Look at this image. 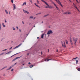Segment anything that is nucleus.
<instances>
[{
	"label": "nucleus",
	"mask_w": 80,
	"mask_h": 80,
	"mask_svg": "<svg viewBox=\"0 0 80 80\" xmlns=\"http://www.w3.org/2000/svg\"><path fill=\"white\" fill-rule=\"evenodd\" d=\"M61 43H62V47H64V48H65V47H66V46L65 45V42L61 41Z\"/></svg>",
	"instance_id": "obj_1"
},
{
	"label": "nucleus",
	"mask_w": 80,
	"mask_h": 80,
	"mask_svg": "<svg viewBox=\"0 0 80 80\" xmlns=\"http://www.w3.org/2000/svg\"><path fill=\"white\" fill-rule=\"evenodd\" d=\"M53 33V31L51 30H49L47 33V35H50L52 34Z\"/></svg>",
	"instance_id": "obj_2"
},
{
	"label": "nucleus",
	"mask_w": 80,
	"mask_h": 80,
	"mask_svg": "<svg viewBox=\"0 0 80 80\" xmlns=\"http://www.w3.org/2000/svg\"><path fill=\"white\" fill-rule=\"evenodd\" d=\"M73 6H74V7L76 8V9L77 10H78L79 12H80V11H79V10H78V9L76 5H75V3H73Z\"/></svg>",
	"instance_id": "obj_3"
},
{
	"label": "nucleus",
	"mask_w": 80,
	"mask_h": 80,
	"mask_svg": "<svg viewBox=\"0 0 80 80\" xmlns=\"http://www.w3.org/2000/svg\"><path fill=\"white\" fill-rule=\"evenodd\" d=\"M41 0L42 1V2H44V3H45L47 5V6H49V5H48V4L47 3V2L43 0Z\"/></svg>",
	"instance_id": "obj_4"
},
{
	"label": "nucleus",
	"mask_w": 80,
	"mask_h": 80,
	"mask_svg": "<svg viewBox=\"0 0 80 80\" xmlns=\"http://www.w3.org/2000/svg\"><path fill=\"white\" fill-rule=\"evenodd\" d=\"M21 45H22V43L20 44L18 46L16 47L15 48H14L13 49H15L16 48H18V47H20V46H21Z\"/></svg>",
	"instance_id": "obj_5"
},
{
	"label": "nucleus",
	"mask_w": 80,
	"mask_h": 80,
	"mask_svg": "<svg viewBox=\"0 0 80 80\" xmlns=\"http://www.w3.org/2000/svg\"><path fill=\"white\" fill-rule=\"evenodd\" d=\"M77 40H78L77 38H76L75 39V38H73V41H74V42H77Z\"/></svg>",
	"instance_id": "obj_6"
},
{
	"label": "nucleus",
	"mask_w": 80,
	"mask_h": 80,
	"mask_svg": "<svg viewBox=\"0 0 80 80\" xmlns=\"http://www.w3.org/2000/svg\"><path fill=\"white\" fill-rule=\"evenodd\" d=\"M12 52V51H10L9 52H7L5 54V55H6L7 54L8 55H9V54H10Z\"/></svg>",
	"instance_id": "obj_7"
},
{
	"label": "nucleus",
	"mask_w": 80,
	"mask_h": 80,
	"mask_svg": "<svg viewBox=\"0 0 80 80\" xmlns=\"http://www.w3.org/2000/svg\"><path fill=\"white\" fill-rule=\"evenodd\" d=\"M20 58V57H17L16 58H15L14 59H13V60H12V62H13V61H15V60H17V59H18V58Z\"/></svg>",
	"instance_id": "obj_8"
},
{
	"label": "nucleus",
	"mask_w": 80,
	"mask_h": 80,
	"mask_svg": "<svg viewBox=\"0 0 80 80\" xmlns=\"http://www.w3.org/2000/svg\"><path fill=\"white\" fill-rule=\"evenodd\" d=\"M13 10H15V9H16V7H15V4H13Z\"/></svg>",
	"instance_id": "obj_9"
},
{
	"label": "nucleus",
	"mask_w": 80,
	"mask_h": 80,
	"mask_svg": "<svg viewBox=\"0 0 80 80\" xmlns=\"http://www.w3.org/2000/svg\"><path fill=\"white\" fill-rule=\"evenodd\" d=\"M50 1L51 2V3H53L54 5H55V3H54V2H53V1H52V0H50Z\"/></svg>",
	"instance_id": "obj_10"
},
{
	"label": "nucleus",
	"mask_w": 80,
	"mask_h": 80,
	"mask_svg": "<svg viewBox=\"0 0 80 80\" xmlns=\"http://www.w3.org/2000/svg\"><path fill=\"white\" fill-rule=\"evenodd\" d=\"M54 8L52 6H49V8Z\"/></svg>",
	"instance_id": "obj_11"
},
{
	"label": "nucleus",
	"mask_w": 80,
	"mask_h": 80,
	"mask_svg": "<svg viewBox=\"0 0 80 80\" xmlns=\"http://www.w3.org/2000/svg\"><path fill=\"white\" fill-rule=\"evenodd\" d=\"M70 41L71 45H73V42H72V39L71 38H70Z\"/></svg>",
	"instance_id": "obj_12"
},
{
	"label": "nucleus",
	"mask_w": 80,
	"mask_h": 80,
	"mask_svg": "<svg viewBox=\"0 0 80 80\" xmlns=\"http://www.w3.org/2000/svg\"><path fill=\"white\" fill-rule=\"evenodd\" d=\"M12 68V66H10V68H8V69H7V70H10V69H11V68Z\"/></svg>",
	"instance_id": "obj_13"
},
{
	"label": "nucleus",
	"mask_w": 80,
	"mask_h": 80,
	"mask_svg": "<svg viewBox=\"0 0 80 80\" xmlns=\"http://www.w3.org/2000/svg\"><path fill=\"white\" fill-rule=\"evenodd\" d=\"M26 2H24L22 5V6H23L24 5H26Z\"/></svg>",
	"instance_id": "obj_14"
},
{
	"label": "nucleus",
	"mask_w": 80,
	"mask_h": 80,
	"mask_svg": "<svg viewBox=\"0 0 80 80\" xmlns=\"http://www.w3.org/2000/svg\"><path fill=\"white\" fill-rule=\"evenodd\" d=\"M43 35H44V34H42L41 35V38H43Z\"/></svg>",
	"instance_id": "obj_15"
},
{
	"label": "nucleus",
	"mask_w": 80,
	"mask_h": 80,
	"mask_svg": "<svg viewBox=\"0 0 80 80\" xmlns=\"http://www.w3.org/2000/svg\"><path fill=\"white\" fill-rule=\"evenodd\" d=\"M34 4L35 5H36V6H37V7H39V8H40V7L39 6L37 5L36 4V3H35Z\"/></svg>",
	"instance_id": "obj_16"
},
{
	"label": "nucleus",
	"mask_w": 80,
	"mask_h": 80,
	"mask_svg": "<svg viewBox=\"0 0 80 80\" xmlns=\"http://www.w3.org/2000/svg\"><path fill=\"white\" fill-rule=\"evenodd\" d=\"M5 12L7 14H8V11H7V10H5Z\"/></svg>",
	"instance_id": "obj_17"
},
{
	"label": "nucleus",
	"mask_w": 80,
	"mask_h": 80,
	"mask_svg": "<svg viewBox=\"0 0 80 80\" xmlns=\"http://www.w3.org/2000/svg\"><path fill=\"white\" fill-rule=\"evenodd\" d=\"M7 68V66H6L5 67H4L1 70H3V69H4V68Z\"/></svg>",
	"instance_id": "obj_18"
},
{
	"label": "nucleus",
	"mask_w": 80,
	"mask_h": 80,
	"mask_svg": "<svg viewBox=\"0 0 80 80\" xmlns=\"http://www.w3.org/2000/svg\"><path fill=\"white\" fill-rule=\"evenodd\" d=\"M23 11L24 12V13H26V12L27 11H25V10L24 9H23Z\"/></svg>",
	"instance_id": "obj_19"
},
{
	"label": "nucleus",
	"mask_w": 80,
	"mask_h": 80,
	"mask_svg": "<svg viewBox=\"0 0 80 80\" xmlns=\"http://www.w3.org/2000/svg\"><path fill=\"white\" fill-rule=\"evenodd\" d=\"M33 67V65H31L29 66L30 68H32Z\"/></svg>",
	"instance_id": "obj_20"
},
{
	"label": "nucleus",
	"mask_w": 80,
	"mask_h": 80,
	"mask_svg": "<svg viewBox=\"0 0 80 80\" xmlns=\"http://www.w3.org/2000/svg\"><path fill=\"white\" fill-rule=\"evenodd\" d=\"M30 18H33V16H30V17H29Z\"/></svg>",
	"instance_id": "obj_21"
},
{
	"label": "nucleus",
	"mask_w": 80,
	"mask_h": 80,
	"mask_svg": "<svg viewBox=\"0 0 80 80\" xmlns=\"http://www.w3.org/2000/svg\"><path fill=\"white\" fill-rule=\"evenodd\" d=\"M0 30H2V26L0 23Z\"/></svg>",
	"instance_id": "obj_22"
},
{
	"label": "nucleus",
	"mask_w": 80,
	"mask_h": 80,
	"mask_svg": "<svg viewBox=\"0 0 80 80\" xmlns=\"http://www.w3.org/2000/svg\"><path fill=\"white\" fill-rule=\"evenodd\" d=\"M30 2L32 3H33V2H32V0H29Z\"/></svg>",
	"instance_id": "obj_23"
},
{
	"label": "nucleus",
	"mask_w": 80,
	"mask_h": 80,
	"mask_svg": "<svg viewBox=\"0 0 80 80\" xmlns=\"http://www.w3.org/2000/svg\"><path fill=\"white\" fill-rule=\"evenodd\" d=\"M49 14H48L47 15H45L44 16V17H47V16H48V15Z\"/></svg>",
	"instance_id": "obj_24"
},
{
	"label": "nucleus",
	"mask_w": 80,
	"mask_h": 80,
	"mask_svg": "<svg viewBox=\"0 0 80 80\" xmlns=\"http://www.w3.org/2000/svg\"><path fill=\"white\" fill-rule=\"evenodd\" d=\"M77 57H76L75 58H73V60H77Z\"/></svg>",
	"instance_id": "obj_25"
},
{
	"label": "nucleus",
	"mask_w": 80,
	"mask_h": 80,
	"mask_svg": "<svg viewBox=\"0 0 80 80\" xmlns=\"http://www.w3.org/2000/svg\"><path fill=\"white\" fill-rule=\"evenodd\" d=\"M54 6H55V7H56V8L57 9V8H58V7H57V5H56V4H55V5H54Z\"/></svg>",
	"instance_id": "obj_26"
},
{
	"label": "nucleus",
	"mask_w": 80,
	"mask_h": 80,
	"mask_svg": "<svg viewBox=\"0 0 80 80\" xmlns=\"http://www.w3.org/2000/svg\"><path fill=\"white\" fill-rule=\"evenodd\" d=\"M66 44H68V41H67V40H66Z\"/></svg>",
	"instance_id": "obj_27"
},
{
	"label": "nucleus",
	"mask_w": 80,
	"mask_h": 80,
	"mask_svg": "<svg viewBox=\"0 0 80 80\" xmlns=\"http://www.w3.org/2000/svg\"><path fill=\"white\" fill-rule=\"evenodd\" d=\"M12 29H13V30H15V28H14V27H12Z\"/></svg>",
	"instance_id": "obj_28"
},
{
	"label": "nucleus",
	"mask_w": 80,
	"mask_h": 80,
	"mask_svg": "<svg viewBox=\"0 0 80 80\" xmlns=\"http://www.w3.org/2000/svg\"><path fill=\"white\" fill-rule=\"evenodd\" d=\"M26 13H27L28 14V13H29V12H28L27 11H26Z\"/></svg>",
	"instance_id": "obj_29"
},
{
	"label": "nucleus",
	"mask_w": 80,
	"mask_h": 80,
	"mask_svg": "<svg viewBox=\"0 0 80 80\" xmlns=\"http://www.w3.org/2000/svg\"><path fill=\"white\" fill-rule=\"evenodd\" d=\"M45 8H49V6H46L45 7Z\"/></svg>",
	"instance_id": "obj_30"
},
{
	"label": "nucleus",
	"mask_w": 80,
	"mask_h": 80,
	"mask_svg": "<svg viewBox=\"0 0 80 80\" xmlns=\"http://www.w3.org/2000/svg\"><path fill=\"white\" fill-rule=\"evenodd\" d=\"M78 71H79V72H80V68H78Z\"/></svg>",
	"instance_id": "obj_31"
},
{
	"label": "nucleus",
	"mask_w": 80,
	"mask_h": 80,
	"mask_svg": "<svg viewBox=\"0 0 80 80\" xmlns=\"http://www.w3.org/2000/svg\"><path fill=\"white\" fill-rule=\"evenodd\" d=\"M37 3H38V4L39 3V1L38 0H37Z\"/></svg>",
	"instance_id": "obj_32"
},
{
	"label": "nucleus",
	"mask_w": 80,
	"mask_h": 80,
	"mask_svg": "<svg viewBox=\"0 0 80 80\" xmlns=\"http://www.w3.org/2000/svg\"><path fill=\"white\" fill-rule=\"evenodd\" d=\"M52 60V59H48V60H47V61L48 62V61H49V60Z\"/></svg>",
	"instance_id": "obj_33"
},
{
	"label": "nucleus",
	"mask_w": 80,
	"mask_h": 80,
	"mask_svg": "<svg viewBox=\"0 0 80 80\" xmlns=\"http://www.w3.org/2000/svg\"><path fill=\"white\" fill-rule=\"evenodd\" d=\"M68 14H69V15L71 14V12H68Z\"/></svg>",
	"instance_id": "obj_34"
},
{
	"label": "nucleus",
	"mask_w": 80,
	"mask_h": 80,
	"mask_svg": "<svg viewBox=\"0 0 80 80\" xmlns=\"http://www.w3.org/2000/svg\"><path fill=\"white\" fill-rule=\"evenodd\" d=\"M76 64H77V63H78V60H76Z\"/></svg>",
	"instance_id": "obj_35"
},
{
	"label": "nucleus",
	"mask_w": 80,
	"mask_h": 80,
	"mask_svg": "<svg viewBox=\"0 0 80 80\" xmlns=\"http://www.w3.org/2000/svg\"><path fill=\"white\" fill-rule=\"evenodd\" d=\"M57 9L58 10V11L59 12H60V9H59V8H58Z\"/></svg>",
	"instance_id": "obj_36"
},
{
	"label": "nucleus",
	"mask_w": 80,
	"mask_h": 80,
	"mask_svg": "<svg viewBox=\"0 0 80 80\" xmlns=\"http://www.w3.org/2000/svg\"><path fill=\"white\" fill-rule=\"evenodd\" d=\"M6 50H7V49H4V50H3L2 51H6Z\"/></svg>",
	"instance_id": "obj_37"
},
{
	"label": "nucleus",
	"mask_w": 80,
	"mask_h": 80,
	"mask_svg": "<svg viewBox=\"0 0 80 80\" xmlns=\"http://www.w3.org/2000/svg\"><path fill=\"white\" fill-rule=\"evenodd\" d=\"M12 3H13V0H11Z\"/></svg>",
	"instance_id": "obj_38"
},
{
	"label": "nucleus",
	"mask_w": 80,
	"mask_h": 80,
	"mask_svg": "<svg viewBox=\"0 0 80 80\" xmlns=\"http://www.w3.org/2000/svg\"><path fill=\"white\" fill-rule=\"evenodd\" d=\"M47 60H48V59H46L45 60V62H48Z\"/></svg>",
	"instance_id": "obj_39"
},
{
	"label": "nucleus",
	"mask_w": 80,
	"mask_h": 80,
	"mask_svg": "<svg viewBox=\"0 0 80 80\" xmlns=\"http://www.w3.org/2000/svg\"><path fill=\"white\" fill-rule=\"evenodd\" d=\"M3 54H4V53H2L0 54V55H3Z\"/></svg>",
	"instance_id": "obj_40"
},
{
	"label": "nucleus",
	"mask_w": 80,
	"mask_h": 80,
	"mask_svg": "<svg viewBox=\"0 0 80 80\" xmlns=\"http://www.w3.org/2000/svg\"><path fill=\"white\" fill-rule=\"evenodd\" d=\"M76 1V2H77V3H79V2H78V0H75Z\"/></svg>",
	"instance_id": "obj_41"
},
{
	"label": "nucleus",
	"mask_w": 80,
	"mask_h": 80,
	"mask_svg": "<svg viewBox=\"0 0 80 80\" xmlns=\"http://www.w3.org/2000/svg\"><path fill=\"white\" fill-rule=\"evenodd\" d=\"M41 13H42L41 12H40V13H38V14H37L36 15H38V14H41Z\"/></svg>",
	"instance_id": "obj_42"
},
{
	"label": "nucleus",
	"mask_w": 80,
	"mask_h": 80,
	"mask_svg": "<svg viewBox=\"0 0 80 80\" xmlns=\"http://www.w3.org/2000/svg\"><path fill=\"white\" fill-rule=\"evenodd\" d=\"M13 69H12L11 70V71L13 72Z\"/></svg>",
	"instance_id": "obj_43"
},
{
	"label": "nucleus",
	"mask_w": 80,
	"mask_h": 80,
	"mask_svg": "<svg viewBox=\"0 0 80 80\" xmlns=\"http://www.w3.org/2000/svg\"><path fill=\"white\" fill-rule=\"evenodd\" d=\"M64 14H67V12H64Z\"/></svg>",
	"instance_id": "obj_44"
},
{
	"label": "nucleus",
	"mask_w": 80,
	"mask_h": 80,
	"mask_svg": "<svg viewBox=\"0 0 80 80\" xmlns=\"http://www.w3.org/2000/svg\"><path fill=\"white\" fill-rule=\"evenodd\" d=\"M19 32H22V31L21 30V29H19Z\"/></svg>",
	"instance_id": "obj_45"
},
{
	"label": "nucleus",
	"mask_w": 80,
	"mask_h": 80,
	"mask_svg": "<svg viewBox=\"0 0 80 80\" xmlns=\"http://www.w3.org/2000/svg\"><path fill=\"white\" fill-rule=\"evenodd\" d=\"M74 45H76V42H74Z\"/></svg>",
	"instance_id": "obj_46"
},
{
	"label": "nucleus",
	"mask_w": 80,
	"mask_h": 80,
	"mask_svg": "<svg viewBox=\"0 0 80 80\" xmlns=\"http://www.w3.org/2000/svg\"><path fill=\"white\" fill-rule=\"evenodd\" d=\"M12 47H11V48H9V50H11V49H12Z\"/></svg>",
	"instance_id": "obj_47"
},
{
	"label": "nucleus",
	"mask_w": 80,
	"mask_h": 80,
	"mask_svg": "<svg viewBox=\"0 0 80 80\" xmlns=\"http://www.w3.org/2000/svg\"><path fill=\"white\" fill-rule=\"evenodd\" d=\"M3 27H5V25H3Z\"/></svg>",
	"instance_id": "obj_48"
},
{
	"label": "nucleus",
	"mask_w": 80,
	"mask_h": 80,
	"mask_svg": "<svg viewBox=\"0 0 80 80\" xmlns=\"http://www.w3.org/2000/svg\"><path fill=\"white\" fill-rule=\"evenodd\" d=\"M18 53H16V54H15L13 55V56H14V55H16V54H18Z\"/></svg>",
	"instance_id": "obj_49"
},
{
	"label": "nucleus",
	"mask_w": 80,
	"mask_h": 80,
	"mask_svg": "<svg viewBox=\"0 0 80 80\" xmlns=\"http://www.w3.org/2000/svg\"><path fill=\"white\" fill-rule=\"evenodd\" d=\"M16 28H17V29H18V27L17 26Z\"/></svg>",
	"instance_id": "obj_50"
},
{
	"label": "nucleus",
	"mask_w": 80,
	"mask_h": 80,
	"mask_svg": "<svg viewBox=\"0 0 80 80\" xmlns=\"http://www.w3.org/2000/svg\"><path fill=\"white\" fill-rule=\"evenodd\" d=\"M17 64V63H15L14 64V65H15Z\"/></svg>",
	"instance_id": "obj_51"
},
{
	"label": "nucleus",
	"mask_w": 80,
	"mask_h": 80,
	"mask_svg": "<svg viewBox=\"0 0 80 80\" xmlns=\"http://www.w3.org/2000/svg\"><path fill=\"white\" fill-rule=\"evenodd\" d=\"M14 65H13L12 66H11L12 67H14Z\"/></svg>",
	"instance_id": "obj_52"
},
{
	"label": "nucleus",
	"mask_w": 80,
	"mask_h": 80,
	"mask_svg": "<svg viewBox=\"0 0 80 80\" xmlns=\"http://www.w3.org/2000/svg\"><path fill=\"white\" fill-rule=\"evenodd\" d=\"M58 52V49L57 50V52Z\"/></svg>",
	"instance_id": "obj_53"
},
{
	"label": "nucleus",
	"mask_w": 80,
	"mask_h": 80,
	"mask_svg": "<svg viewBox=\"0 0 80 80\" xmlns=\"http://www.w3.org/2000/svg\"><path fill=\"white\" fill-rule=\"evenodd\" d=\"M69 1L71 3H72V1H71L70 0H69Z\"/></svg>",
	"instance_id": "obj_54"
},
{
	"label": "nucleus",
	"mask_w": 80,
	"mask_h": 80,
	"mask_svg": "<svg viewBox=\"0 0 80 80\" xmlns=\"http://www.w3.org/2000/svg\"><path fill=\"white\" fill-rule=\"evenodd\" d=\"M3 40V39L2 38L1 40V42H2V40Z\"/></svg>",
	"instance_id": "obj_55"
},
{
	"label": "nucleus",
	"mask_w": 80,
	"mask_h": 80,
	"mask_svg": "<svg viewBox=\"0 0 80 80\" xmlns=\"http://www.w3.org/2000/svg\"><path fill=\"white\" fill-rule=\"evenodd\" d=\"M30 63H30V62H29L28 63V64H29V65L30 64Z\"/></svg>",
	"instance_id": "obj_56"
},
{
	"label": "nucleus",
	"mask_w": 80,
	"mask_h": 80,
	"mask_svg": "<svg viewBox=\"0 0 80 80\" xmlns=\"http://www.w3.org/2000/svg\"><path fill=\"white\" fill-rule=\"evenodd\" d=\"M37 38V39H39V37H38Z\"/></svg>",
	"instance_id": "obj_57"
},
{
	"label": "nucleus",
	"mask_w": 80,
	"mask_h": 80,
	"mask_svg": "<svg viewBox=\"0 0 80 80\" xmlns=\"http://www.w3.org/2000/svg\"><path fill=\"white\" fill-rule=\"evenodd\" d=\"M22 23L23 24H24V22H23V21H22Z\"/></svg>",
	"instance_id": "obj_58"
},
{
	"label": "nucleus",
	"mask_w": 80,
	"mask_h": 80,
	"mask_svg": "<svg viewBox=\"0 0 80 80\" xmlns=\"http://www.w3.org/2000/svg\"><path fill=\"white\" fill-rule=\"evenodd\" d=\"M5 23H6L7 22V21H6V20H5Z\"/></svg>",
	"instance_id": "obj_59"
},
{
	"label": "nucleus",
	"mask_w": 80,
	"mask_h": 80,
	"mask_svg": "<svg viewBox=\"0 0 80 80\" xmlns=\"http://www.w3.org/2000/svg\"><path fill=\"white\" fill-rule=\"evenodd\" d=\"M29 55V53H28L27 55L28 56Z\"/></svg>",
	"instance_id": "obj_60"
},
{
	"label": "nucleus",
	"mask_w": 80,
	"mask_h": 80,
	"mask_svg": "<svg viewBox=\"0 0 80 80\" xmlns=\"http://www.w3.org/2000/svg\"><path fill=\"white\" fill-rule=\"evenodd\" d=\"M2 25H4V23H2Z\"/></svg>",
	"instance_id": "obj_61"
},
{
	"label": "nucleus",
	"mask_w": 80,
	"mask_h": 80,
	"mask_svg": "<svg viewBox=\"0 0 80 80\" xmlns=\"http://www.w3.org/2000/svg\"><path fill=\"white\" fill-rule=\"evenodd\" d=\"M55 0L56 1V2H57L58 1L57 0Z\"/></svg>",
	"instance_id": "obj_62"
},
{
	"label": "nucleus",
	"mask_w": 80,
	"mask_h": 80,
	"mask_svg": "<svg viewBox=\"0 0 80 80\" xmlns=\"http://www.w3.org/2000/svg\"><path fill=\"white\" fill-rule=\"evenodd\" d=\"M48 52H49V49H48Z\"/></svg>",
	"instance_id": "obj_63"
},
{
	"label": "nucleus",
	"mask_w": 80,
	"mask_h": 80,
	"mask_svg": "<svg viewBox=\"0 0 80 80\" xmlns=\"http://www.w3.org/2000/svg\"><path fill=\"white\" fill-rule=\"evenodd\" d=\"M25 65V64H22V65Z\"/></svg>",
	"instance_id": "obj_64"
}]
</instances>
